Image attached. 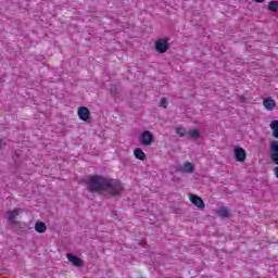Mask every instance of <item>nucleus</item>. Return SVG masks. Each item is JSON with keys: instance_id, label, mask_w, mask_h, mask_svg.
Instances as JSON below:
<instances>
[{"instance_id": "obj_12", "label": "nucleus", "mask_w": 278, "mask_h": 278, "mask_svg": "<svg viewBox=\"0 0 278 278\" xmlns=\"http://www.w3.org/2000/svg\"><path fill=\"white\" fill-rule=\"evenodd\" d=\"M134 155L137 160H140L141 162H144V160H147V154L140 148L134 150Z\"/></svg>"}, {"instance_id": "obj_15", "label": "nucleus", "mask_w": 278, "mask_h": 278, "mask_svg": "<svg viewBox=\"0 0 278 278\" xmlns=\"http://www.w3.org/2000/svg\"><path fill=\"white\" fill-rule=\"evenodd\" d=\"M218 216L222 218H229V210L227 207H220L217 212Z\"/></svg>"}, {"instance_id": "obj_10", "label": "nucleus", "mask_w": 278, "mask_h": 278, "mask_svg": "<svg viewBox=\"0 0 278 278\" xmlns=\"http://www.w3.org/2000/svg\"><path fill=\"white\" fill-rule=\"evenodd\" d=\"M22 212H23V210H21V208H14L13 211H9L7 213L9 223L14 224V219L16 218V216L22 214Z\"/></svg>"}, {"instance_id": "obj_17", "label": "nucleus", "mask_w": 278, "mask_h": 278, "mask_svg": "<svg viewBox=\"0 0 278 278\" xmlns=\"http://www.w3.org/2000/svg\"><path fill=\"white\" fill-rule=\"evenodd\" d=\"M176 134L178 136H180V138H184V136H186V134H188V131L186 130V128L181 127V126H178L176 128Z\"/></svg>"}, {"instance_id": "obj_6", "label": "nucleus", "mask_w": 278, "mask_h": 278, "mask_svg": "<svg viewBox=\"0 0 278 278\" xmlns=\"http://www.w3.org/2000/svg\"><path fill=\"white\" fill-rule=\"evenodd\" d=\"M189 201H191V203L193 205H195V207H200V210H202L203 207H205V203L203 202V199H201L198 195L194 194H190L189 195Z\"/></svg>"}, {"instance_id": "obj_2", "label": "nucleus", "mask_w": 278, "mask_h": 278, "mask_svg": "<svg viewBox=\"0 0 278 278\" xmlns=\"http://www.w3.org/2000/svg\"><path fill=\"white\" fill-rule=\"evenodd\" d=\"M139 142L143 147H151V143L155 142V138L153 137V134H151V131L146 130L140 135Z\"/></svg>"}, {"instance_id": "obj_3", "label": "nucleus", "mask_w": 278, "mask_h": 278, "mask_svg": "<svg viewBox=\"0 0 278 278\" xmlns=\"http://www.w3.org/2000/svg\"><path fill=\"white\" fill-rule=\"evenodd\" d=\"M154 47L157 53H166L170 46L168 45V39L161 38L155 41Z\"/></svg>"}, {"instance_id": "obj_13", "label": "nucleus", "mask_w": 278, "mask_h": 278, "mask_svg": "<svg viewBox=\"0 0 278 278\" xmlns=\"http://www.w3.org/2000/svg\"><path fill=\"white\" fill-rule=\"evenodd\" d=\"M35 230L38 233H45V231H47V225H45V223H42V222H37L35 224Z\"/></svg>"}, {"instance_id": "obj_7", "label": "nucleus", "mask_w": 278, "mask_h": 278, "mask_svg": "<svg viewBox=\"0 0 278 278\" xmlns=\"http://www.w3.org/2000/svg\"><path fill=\"white\" fill-rule=\"evenodd\" d=\"M78 118H80V121H89L90 119V110H88V108H86V106H80L78 109Z\"/></svg>"}, {"instance_id": "obj_21", "label": "nucleus", "mask_w": 278, "mask_h": 278, "mask_svg": "<svg viewBox=\"0 0 278 278\" xmlns=\"http://www.w3.org/2000/svg\"><path fill=\"white\" fill-rule=\"evenodd\" d=\"M256 3H264V0H254Z\"/></svg>"}, {"instance_id": "obj_19", "label": "nucleus", "mask_w": 278, "mask_h": 278, "mask_svg": "<svg viewBox=\"0 0 278 278\" xmlns=\"http://www.w3.org/2000/svg\"><path fill=\"white\" fill-rule=\"evenodd\" d=\"M161 108H168V102L165 100V98H162L160 101Z\"/></svg>"}, {"instance_id": "obj_20", "label": "nucleus", "mask_w": 278, "mask_h": 278, "mask_svg": "<svg viewBox=\"0 0 278 278\" xmlns=\"http://www.w3.org/2000/svg\"><path fill=\"white\" fill-rule=\"evenodd\" d=\"M274 173H275V175H276V177L278 179V167H275Z\"/></svg>"}, {"instance_id": "obj_18", "label": "nucleus", "mask_w": 278, "mask_h": 278, "mask_svg": "<svg viewBox=\"0 0 278 278\" xmlns=\"http://www.w3.org/2000/svg\"><path fill=\"white\" fill-rule=\"evenodd\" d=\"M268 10H270V12H277V10H278V2L277 1L269 2Z\"/></svg>"}, {"instance_id": "obj_16", "label": "nucleus", "mask_w": 278, "mask_h": 278, "mask_svg": "<svg viewBox=\"0 0 278 278\" xmlns=\"http://www.w3.org/2000/svg\"><path fill=\"white\" fill-rule=\"evenodd\" d=\"M188 134L190 138H193V140H199V137L201 136L198 129H190Z\"/></svg>"}, {"instance_id": "obj_4", "label": "nucleus", "mask_w": 278, "mask_h": 278, "mask_svg": "<svg viewBox=\"0 0 278 278\" xmlns=\"http://www.w3.org/2000/svg\"><path fill=\"white\" fill-rule=\"evenodd\" d=\"M233 155L237 162H244L247 160V151L241 147L235 148Z\"/></svg>"}, {"instance_id": "obj_9", "label": "nucleus", "mask_w": 278, "mask_h": 278, "mask_svg": "<svg viewBox=\"0 0 278 278\" xmlns=\"http://www.w3.org/2000/svg\"><path fill=\"white\" fill-rule=\"evenodd\" d=\"M263 105L265 110H268L269 112L273 111L274 108H277V103H275L273 98H265L263 100Z\"/></svg>"}, {"instance_id": "obj_14", "label": "nucleus", "mask_w": 278, "mask_h": 278, "mask_svg": "<svg viewBox=\"0 0 278 278\" xmlns=\"http://www.w3.org/2000/svg\"><path fill=\"white\" fill-rule=\"evenodd\" d=\"M270 129L273 130L274 138H278V121L275 119L269 124Z\"/></svg>"}, {"instance_id": "obj_8", "label": "nucleus", "mask_w": 278, "mask_h": 278, "mask_svg": "<svg viewBox=\"0 0 278 278\" xmlns=\"http://www.w3.org/2000/svg\"><path fill=\"white\" fill-rule=\"evenodd\" d=\"M67 260L73 264V266H76V268H81L84 266V262H81V258L73 255V254H67Z\"/></svg>"}, {"instance_id": "obj_1", "label": "nucleus", "mask_w": 278, "mask_h": 278, "mask_svg": "<svg viewBox=\"0 0 278 278\" xmlns=\"http://www.w3.org/2000/svg\"><path fill=\"white\" fill-rule=\"evenodd\" d=\"M87 190L89 192H108L109 194L116 195L123 192V185L117 180H110L102 176H88L85 179Z\"/></svg>"}, {"instance_id": "obj_11", "label": "nucleus", "mask_w": 278, "mask_h": 278, "mask_svg": "<svg viewBox=\"0 0 278 278\" xmlns=\"http://www.w3.org/2000/svg\"><path fill=\"white\" fill-rule=\"evenodd\" d=\"M179 173H194V164L186 162L182 166L178 168Z\"/></svg>"}, {"instance_id": "obj_5", "label": "nucleus", "mask_w": 278, "mask_h": 278, "mask_svg": "<svg viewBox=\"0 0 278 278\" xmlns=\"http://www.w3.org/2000/svg\"><path fill=\"white\" fill-rule=\"evenodd\" d=\"M270 153H271V160L274 164H277L278 166V141H271Z\"/></svg>"}]
</instances>
